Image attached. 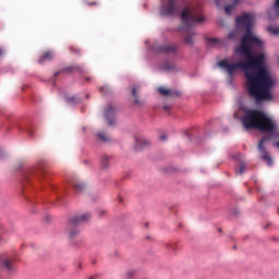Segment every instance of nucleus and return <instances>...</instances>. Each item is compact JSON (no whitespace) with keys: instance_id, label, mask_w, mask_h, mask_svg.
Masks as SVG:
<instances>
[{"instance_id":"obj_1","label":"nucleus","mask_w":279,"mask_h":279,"mask_svg":"<svg viewBox=\"0 0 279 279\" xmlns=\"http://www.w3.org/2000/svg\"><path fill=\"white\" fill-rule=\"evenodd\" d=\"M238 29H245L240 45L235 46V56H244L246 61L235 63L228 62V59L220 60L218 66L227 71L228 75H234V71H245L246 88L250 97L256 101H271L274 95V78L265 65V41L252 33L254 15L244 13L235 20Z\"/></svg>"},{"instance_id":"obj_2","label":"nucleus","mask_w":279,"mask_h":279,"mask_svg":"<svg viewBox=\"0 0 279 279\" xmlns=\"http://www.w3.org/2000/svg\"><path fill=\"white\" fill-rule=\"evenodd\" d=\"M242 124L245 130H259L260 132H276L278 123L275 122L265 111L248 109L244 112Z\"/></svg>"},{"instance_id":"obj_3","label":"nucleus","mask_w":279,"mask_h":279,"mask_svg":"<svg viewBox=\"0 0 279 279\" xmlns=\"http://www.w3.org/2000/svg\"><path fill=\"white\" fill-rule=\"evenodd\" d=\"M205 17L199 14L198 9L185 7L181 12V21L183 24V36L185 45H193L196 33L193 29L195 23H204Z\"/></svg>"},{"instance_id":"obj_4","label":"nucleus","mask_w":279,"mask_h":279,"mask_svg":"<svg viewBox=\"0 0 279 279\" xmlns=\"http://www.w3.org/2000/svg\"><path fill=\"white\" fill-rule=\"evenodd\" d=\"M88 219H90V214H83L81 216H76V217L72 218L68 222V228H66L69 238L75 239V236H77L80 234V230L77 229V226H80V223H85V221H88Z\"/></svg>"},{"instance_id":"obj_5","label":"nucleus","mask_w":279,"mask_h":279,"mask_svg":"<svg viewBox=\"0 0 279 279\" xmlns=\"http://www.w3.org/2000/svg\"><path fill=\"white\" fill-rule=\"evenodd\" d=\"M180 14V8L178 7V0H168L166 4L160 8L161 16H178Z\"/></svg>"},{"instance_id":"obj_6","label":"nucleus","mask_w":279,"mask_h":279,"mask_svg":"<svg viewBox=\"0 0 279 279\" xmlns=\"http://www.w3.org/2000/svg\"><path fill=\"white\" fill-rule=\"evenodd\" d=\"M271 141V136H264L260 138L257 149L260 154L262 160L268 165V167H271L274 165V159H271V156H269V153L267 151V148L265 147L266 143H269Z\"/></svg>"},{"instance_id":"obj_7","label":"nucleus","mask_w":279,"mask_h":279,"mask_svg":"<svg viewBox=\"0 0 279 279\" xmlns=\"http://www.w3.org/2000/svg\"><path fill=\"white\" fill-rule=\"evenodd\" d=\"M14 260H16V258H14L12 256L0 255L1 267L7 269V271H9L10 274H12V271H16V267H14Z\"/></svg>"},{"instance_id":"obj_8","label":"nucleus","mask_w":279,"mask_h":279,"mask_svg":"<svg viewBox=\"0 0 279 279\" xmlns=\"http://www.w3.org/2000/svg\"><path fill=\"white\" fill-rule=\"evenodd\" d=\"M228 1L230 0H216V5L217 8H221V5H223V3H228ZM239 1L240 0H233L232 4H228L225 7V12L226 14H228V16H230V14H232V10H234V8L239 5Z\"/></svg>"},{"instance_id":"obj_9","label":"nucleus","mask_w":279,"mask_h":279,"mask_svg":"<svg viewBox=\"0 0 279 279\" xmlns=\"http://www.w3.org/2000/svg\"><path fill=\"white\" fill-rule=\"evenodd\" d=\"M84 73V66L82 65H70L63 70H60L54 73V77H58V75H62V73Z\"/></svg>"},{"instance_id":"obj_10","label":"nucleus","mask_w":279,"mask_h":279,"mask_svg":"<svg viewBox=\"0 0 279 279\" xmlns=\"http://www.w3.org/2000/svg\"><path fill=\"white\" fill-rule=\"evenodd\" d=\"M114 107L112 105H109L105 111V118L107 119L109 125H112L114 123Z\"/></svg>"},{"instance_id":"obj_11","label":"nucleus","mask_w":279,"mask_h":279,"mask_svg":"<svg viewBox=\"0 0 279 279\" xmlns=\"http://www.w3.org/2000/svg\"><path fill=\"white\" fill-rule=\"evenodd\" d=\"M157 51H159V53H175V51H178V48L173 45H163L159 46L157 48Z\"/></svg>"},{"instance_id":"obj_12","label":"nucleus","mask_w":279,"mask_h":279,"mask_svg":"<svg viewBox=\"0 0 279 279\" xmlns=\"http://www.w3.org/2000/svg\"><path fill=\"white\" fill-rule=\"evenodd\" d=\"M160 70L161 71H167L168 73L171 71H178V68L173 64V62L171 61H165L161 65H160Z\"/></svg>"},{"instance_id":"obj_13","label":"nucleus","mask_w":279,"mask_h":279,"mask_svg":"<svg viewBox=\"0 0 279 279\" xmlns=\"http://www.w3.org/2000/svg\"><path fill=\"white\" fill-rule=\"evenodd\" d=\"M158 90L163 97H175L178 95V92H173L165 86L159 87Z\"/></svg>"},{"instance_id":"obj_14","label":"nucleus","mask_w":279,"mask_h":279,"mask_svg":"<svg viewBox=\"0 0 279 279\" xmlns=\"http://www.w3.org/2000/svg\"><path fill=\"white\" fill-rule=\"evenodd\" d=\"M72 186L75 191V193H82L86 189V183L80 182V181H73Z\"/></svg>"},{"instance_id":"obj_15","label":"nucleus","mask_w":279,"mask_h":279,"mask_svg":"<svg viewBox=\"0 0 279 279\" xmlns=\"http://www.w3.org/2000/svg\"><path fill=\"white\" fill-rule=\"evenodd\" d=\"M112 157L108 156V155H101L100 157V166L102 169H108V167H110V160Z\"/></svg>"},{"instance_id":"obj_16","label":"nucleus","mask_w":279,"mask_h":279,"mask_svg":"<svg viewBox=\"0 0 279 279\" xmlns=\"http://www.w3.org/2000/svg\"><path fill=\"white\" fill-rule=\"evenodd\" d=\"M132 96L134 97V104L136 106H143L144 102H143V100H141V97L136 93V87L132 88Z\"/></svg>"},{"instance_id":"obj_17","label":"nucleus","mask_w":279,"mask_h":279,"mask_svg":"<svg viewBox=\"0 0 279 279\" xmlns=\"http://www.w3.org/2000/svg\"><path fill=\"white\" fill-rule=\"evenodd\" d=\"M53 58V52L52 51H47L45 54L39 59L38 63L39 64H45L46 60H51Z\"/></svg>"},{"instance_id":"obj_18","label":"nucleus","mask_w":279,"mask_h":279,"mask_svg":"<svg viewBox=\"0 0 279 279\" xmlns=\"http://www.w3.org/2000/svg\"><path fill=\"white\" fill-rule=\"evenodd\" d=\"M135 141L137 143V149H143V147H147V145H150V142L147 140H138L135 137Z\"/></svg>"},{"instance_id":"obj_19","label":"nucleus","mask_w":279,"mask_h":279,"mask_svg":"<svg viewBox=\"0 0 279 279\" xmlns=\"http://www.w3.org/2000/svg\"><path fill=\"white\" fill-rule=\"evenodd\" d=\"M267 32H269V34H272V36H279V27L276 25L268 26Z\"/></svg>"},{"instance_id":"obj_20","label":"nucleus","mask_w":279,"mask_h":279,"mask_svg":"<svg viewBox=\"0 0 279 279\" xmlns=\"http://www.w3.org/2000/svg\"><path fill=\"white\" fill-rule=\"evenodd\" d=\"M245 167H246L245 162L240 163V167L235 168V173H239L240 175L245 173Z\"/></svg>"},{"instance_id":"obj_21","label":"nucleus","mask_w":279,"mask_h":279,"mask_svg":"<svg viewBox=\"0 0 279 279\" xmlns=\"http://www.w3.org/2000/svg\"><path fill=\"white\" fill-rule=\"evenodd\" d=\"M66 101H68V104L75 105V104H80L82 100L78 99V98L75 97V96H72V97H68V98H66Z\"/></svg>"},{"instance_id":"obj_22","label":"nucleus","mask_w":279,"mask_h":279,"mask_svg":"<svg viewBox=\"0 0 279 279\" xmlns=\"http://www.w3.org/2000/svg\"><path fill=\"white\" fill-rule=\"evenodd\" d=\"M208 43L211 47H217V45H221V40H219L218 38H209Z\"/></svg>"},{"instance_id":"obj_23","label":"nucleus","mask_w":279,"mask_h":279,"mask_svg":"<svg viewBox=\"0 0 279 279\" xmlns=\"http://www.w3.org/2000/svg\"><path fill=\"white\" fill-rule=\"evenodd\" d=\"M98 138L102 141V143H109L110 137L106 135V133H98Z\"/></svg>"},{"instance_id":"obj_24","label":"nucleus","mask_w":279,"mask_h":279,"mask_svg":"<svg viewBox=\"0 0 279 279\" xmlns=\"http://www.w3.org/2000/svg\"><path fill=\"white\" fill-rule=\"evenodd\" d=\"M238 36H239V32L232 31L231 33H229L228 38L230 40H236Z\"/></svg>"},{"instance_id":"obj_25","label":"nucleus","mask_w":279,"mask_h":279,"mask_svg":"<svg viewBox=\"0 0 279 279\" xmlns=\"http://www.w3.org/2000/svg\"><path fill=\"white\" fill-rule=\"evenodd\" d=\"M98 217H104V215H106V210L105 209H98Z\"/></svg>"},{"instance_id":"obj_26","label":"nucleus","mask_w":279,"mask_h":279,"mask_svg":"<svg viewBox=\"0 0 279 279\" xmlns=\"http://www.w3.org/2000/svg\"><path fill=\"white\" fill-rule=\"evenodd\" d=\"M160 141H167V134L160 135Z\"/></svg>"},{"instance_id":"obj_27","label":"nucleus","mask_w":279,"mask_h":279,"mask_svg":"<svg viewBox=\"0 0 279 279\" xmlns=\"http://www.w3.org/2000/svg\"><path fill=\"white\" fill-rule=\"evenodd\" d=\"M89 5H99V2H89Z\"/></svg>"},{"instance_id":"obj_28","label":"nucleus","mask_w":279,"mask_h":279,"mask_svg":"<svg viewBox=\"0 0 279 279\" xmlns=\"http://www.w3.org/2000/svg\"><path fill=\"white\" fill-rule=\"evenodd\" d=\"M170 108H171V107H169V106H163V110H166V111H169Z\"/></svg>"},{"instance_id":"obj_29","label":"nucleus","mask_w":279,"mask_h":279,"mask_svg":"<svg viewBox=\"0 0 279 279\" xmlns=\"http://www.w3.org/2000/svg\"><path fill=\"white\" fill-rule=\"evenodd\" d=\"M106 90V87H100V93H104Z\"/></svg>"},{"instance_id":"obj_30","label":"nucleus","mask_w":279,"mask_h":279,"mask_svg":"<svg viewBox=\"0 0 279 279\" xmlns=\"http://www.w3.org/2000/svg\"><path fill=\"white\" fill-rule=\"evenodd\" d=\"M1 56H3V50L2 49H0V58H1Z\"/></svg>"},{"instance_id":"obj_31","label":"nucleus","mask_w":279,"mask_h":279,"mask_svg":"<svg viewBox=\"0 0 279 279\" xmlns=\"http://www.w3.org/2000/svg\"><path fill=\"white\" fill-rule=\"evenodd\" d=\"M89 279H95V276H90Z\"/></svg>"},{"instance_id":"obj_32","label":"nucleus","mask_w":279,"mask_h":279,"mask_svg":"<svg viewBox=\"0 0 279 279\" xmlns=\"http://www.w3.org/2000/svg\"><path fill=\"white\" fill-rule=\"evenodd\" d=\"M70 50H71V51H75V50H73V47H70Z\"/></svg>"},{"instance_id":"obj_33","label":"nucleus","mask_w":279,"mask_h":279,"mask_svg":"<svg viewBox=\"0 0 279 279\" xmlns=\"http://www.w3.org/2000/svg\"><path fill=\"white\" fill-rule=\"evenodd\" d=\"M89 81H90V78H89V77H87V78H86V82H89Z\"/></svg>"},{"instance_id":"obj_34","label":"nucleus","mask_w":279,"mask_h":279,"mask_svg":"<svg viewBox=\"0 0 279 279\" xmlns=\"http://www.w3.org/2000/svg\"><path fill=\"white\" fill-rule=\"evenodd\" d=\"M28 134H31V135H32V131H28Z\"/></svg>"}]
</instances>
